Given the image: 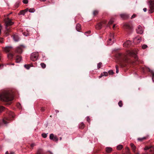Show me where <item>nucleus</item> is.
I'll list each match as a JSON object with an SVG mask.
<instances>
[{
  "mask_svg": "<svg viewBox=\"0 0 154 154\" xmlns=\"http://www.w3.org/2000/svg\"><path fill=\"white\" fill-rule=\"evenodd\" d=\"M14 99V94L11 90H4L2 91L0 93V100L6 102V104L8 105L11 104V101Z\"/></svg>",
  "mask_w": 154,
  "mask_h": 154,
  "instance_id": "f257e3e1",
  "label": "nucleus"
},
{
  "mask_svg": "<svg viewBox=\"0 0 154 154\" xmlns=\"http://www.w3.org/2000/svg\"><path fill=\"white\" fill-rule=\"evenodd\" d=\"M116 57L119 62V64L122 67L126 66L127 63L130 61L126 55L121 53H117Z\"/></svg>",
  "mask_w": 154,
  "mask_h": 154,
  "instance_id": "f03ea898",
  "label": "nucleus"
},
{
  "mask_svg": "<svg viewBox=\"0 0 154 154\" xmlns=\"http://www.w3.org/2000/svg\"><path fill=\"white\" fill-rule=\"evenodd\" d=\"M7 113L2 120V122L4 124H7L9 122L8 121L12 120L14 118V114L10 111H6Z\"/></svg>",
  "mask_w": 154,
  "mask_h": 154,
  "instance_id": "7ed1b4c3",
  "label": "nucleus"
},
{
  "mask_svg": "<svg viewBox=\"0 0 154 154\" xmlns=\"http://www.w3.org/2000/svg\"><path fill=\"white\" fill-rule=\"evenodd\" d=\"M5 21L6 24V33L7 35H8L9 33L11 32V30L8 28V26L13 25L14 23L12 22L11 20L9 18H7L6 19H5Z\"/></svg>",
  "mask_w": 154,
  "mask_h": 154,
  "instance_id": "20e7f679",
  "label": "nucleus"
},
{
  "mask_svg": "<svg viewBox=\"0 0 154 154\" xmlns=\"http://www.w3.org/2000/svg\"><path fill=\"white\" fill-rule=\"evenodd\" d=\"M137 51L133 50L129 51L128 54L129 56L133 57L135 59V60L137 61L138 60V58L137 55Z\"/></svg>",
  "mask_w": 154,
  "mask_h": 154,
  "instance_id": "39448f33",
  "label": "nucleus"
},
{
  "mask_svg": "<svg viewBox=\"0 0 154 154\" xmlns=\"http://www.w3.org/2000/svg\"><path fill=\"white\" fill-rule=\"evenodd\" d=\"M124 28L127 32H130L132 30V28L131 25L129 23H126L124 24Z\"/></svg>",
  "mask_w": 154,
  "mask_h": 154,
  "instance_id": "423d86ee",
  "label": "nucleus"
},
{
  "mask_svg": "<svg viewBox=\"0 0 154 154\" xmlns=\"http://www.w3.org/2000/svg\"><path fill=\"white\" fill-rule=\"evenodd\" d=\"M106 23V21L105 20H103L100 23H98L96 26V29H101L102 26H104Z\"/></svg>",
  "mask_w": 154,
  "mask_h": 154,
  "instance_id": "0eeeda50",
  "label": "nucleus"
},
{
  "mask_svg": "<svg viewBox=\"0 0 154 154\" xmlns=\"http://www.w3.org/2000/svg\"><path fill=\"white\" fill-rule=\"evenodd\" d=\"M38 56V52H35L32 53L31 55L30 59L31 60L35 61L37 59Z\"/></svg>",
  "mask_w": 154,
  "mask_h": 154,
  "instance_id": "6e6552de",
  "label": "nucleus"
},
{
  "mask_svg": "<svg viewBox=\"0 0 154 154\" xmlns=\"http://www.w3.org/2000/svg\"><path fill=\"white\" fill-rule=\"evenodd\" d=\"M149 2L150 9L149 12V13H152L154 11V1L150 0Z\"/></svg>",
  "mask_w": 154,
  "mask_h": 154,
  "instance_id": "1a4fd4ad",
  "label": "nucleus"
},
{
  "mask_svg": "<svg viewBox=\"0 0 154 154\" xmlns=\"http://www.w3.org/2000/svg\"><path fill=\"white\" fill-rule=\"evenodd\" d=\"M115 41L114 35V34L110 33V38L109 39V41H108V45H111Z\"/></svg>",
  "mask_w": 154,
  "mask_h": 154,
  "instance_id": "9d476101",
  "label": "nucleus"
},
{
  "mask_svg": "<svg viewBox=\"0 0 154 154\" xmlns=\"http://www.w3.org/2000/svg\"><path fill=\"white\" fill-rule=\"evenodd\" d=\"M25 48L24 46L21 45L17 47L15 50V53L18 54H21L23 52V49Z\"/></svg>",
  "mask_w": 154,
  "mask_h": 154,
  "instance_id": "9b49d317",
  "label": "nucleus"
},
{
  "mask_svg": "<svg viewBox=\"0 0 154 154\" xmlns=\"http://www.w3.org/2000/svg\"><path fill=\"white\" fill-rule=\"evenodd\" d=\"M50 139L52 140L55 142H57L58 140V138L56 136H54L53 134H51L50 135Z\"/></svg>",
  "mask_w": 154,
  "mask_h": 154,
  "instance_id": "f8f14e48",
  "label": "nucleus"
},
{
  "mask_svg": "<svg viewBox=\"0 0 154 154\" xmlns=\"http://www.w3.org/2000/svg\"><path fill=\"white\" fill-rule=\"evenodd\" d=\"M131 44V42L130 41H127L125 42L123 44V46L125 47H129L130 46Z\"/></svg>",
  "mask_w": 154,
  "mask_h": 154,
  "instance_id": "ddd939ff",
  "label": "nucleus"
},
{
  "mask_svg": "<svg viewBox=\"0 0 154 154\" xmlns=\"http://www.w3.org/2000/svg\"><path fill=\"white\" fill-rule=\"evenodd\" d=\"M136 31L137 33L138 34H141L143 32L142 27L140 26H138L137 29H136Z\"/></svg>",
  "mask_w": 154,
  "mask_h": 154,
  "instance_id": "4468645a",
  "label": "nucleus"
},
{
  "mask_svg": "<svg viewBox=\"0 0 154 154\" xmlns=\"http://www.w3.org/2000/svg\"><path fill=\"white\" fill-rule=\"evenodd\" d=\"M120 16L121 17L124 19H127L129 17L128 14H121Z\"/></svg>",
  "mask_w": 154,
  "mask_h": 154,
  "instance_id": "2eb2a0df",
  "label": "nucleus"
},
{
  "mask_svg": "<svg viewBox=\"0 0 154 154\" xmlns=\"http://www.w3.org/2000/svg\"><path fill=\"white\" fill-rule=\"evenodd\" d=\"M22 57L20 56L17 55H16L15 57L16 61L17 63H19L21 60Z\"/></svg>",
  "mask_w": 154,
  "mask_h": 154,
  "instance_id": "dca6fc26",
  "label": "nucleus"
},
{
  "mask_svg": "<svg viewBox=\"0 0 154 154\" xmlns=\"http://www.w3.org/2000/svg\"><path fill=\"white\" fill-rule=\"evenodd\" d=\"M12 49V47L10 46H7L5 47L4 48V50L7 52H9Z\"/></svg>",
  "mask_w": 154,
  "mask_h": 154,
  "instance_id": "f3484780",
  "label": "nucleus"
},
{
  "mask_svg": "<svg viewBox=\"0 0 154 154\" xmlns=\"http://www.w3.org/2000/svg\"><path fill=\"white\" fill-rule=\"evenodd\" d=\"M141 39V38L140 37H136L134 38V42H136L137 43H139L140 42Z\"/></svg>",
  "mask_w": 154,
  "mask_h": 154,
  "instance_id": "a211bd4d",
  "label": "nucleus"
},
{
  "mask_svg": "<svg viewBox=\"0 0 154 154\" xmlns=\"http://www.w3.org/2000/svg\"><path fill=\"white\" fill-rule=\"evenodd\" d=\"M131 146V149L135 153L136 151V146L132 143H131L130 144Z\"/></svg>",
  "mask_w": 154,
  "mask_h": 154,
  "instance_id": "6ab92c4d",
  "label": "nucleus"
},
{
  "mask_svg": "<svg viewBox=\"0 0 154 154\" xmlns=\"http://www.w3.org/2000/svg\"><path fill=\"white\" fill-rule=\"evenodd\" d=\"M105 150L107 153H109L112 151V149L110 147H106L105 148Z\"/></svg>",
  "mask_w": 154,
  "mask_h": 154,
  "instance_id": "aec40b11",
  "label": "nucleus"
},
{
  "mask_svg": "<svg viewBox=\"0 0 154 154\" xmlns=\"http://www.w3.org/2000/svg\"><path fill=\"white\" fill-rule=\"evenodd\" d=\"M13 38L14 39V40L15 42H18L19 40V38L18 35H14L13 36Z\"/></svg>",
  "mask_w": 154,
  "mask_h": 154,
  "instance_id": "412c9836",
  "label": "nucleus"
},
{
  "mask_svg": "<svg viewBox=\"0 0 154 154\" xmlns=\"http://www.w3.org/2000/svg\"><path fill=\"white\" fill-rule=\"evenodd\" d=\"M8 57L9 59L11 60L13 59L14 56L13 53H9L8 54Z\"/></svg>",
  "mask_w": 154,
  "mask_h": 154,
  "instance_id": "4be33fe9",
  "label": "nucleus"
},
{
  "mask_svg": "<svg viewBox=\"0 0 154 154\" xmlns=\"http://www.w3.org/2000/svg\"><path fill=\"white\" fill-rule=\"evenodd\" d=\"M76 29L77 31H79L81 29V25L79 23L77 24L76 26Z\"/></svg>",
  "mask_w": 154,
  "mask_h": 154,
  "instance_id": "5701e85b",
  "label": "nucleus"
},
{
  "mask_svg": "<svg viewBox=\"0 0 154 154\" xmlns=\"http://www.w3.org/2000/svg\"><path fill=\"white\" fill-rule=\"evenodd\" d=\"M44 153L42 149H39L38 150L37 154H43Z\"/></svg>",
  "mask_w": 154,
  "mask_h": 154,
  "instance_id": "b1692460",
  "label": "nucleus"
},
{
  "mask_svg": "<svg viewBox=\"0 0 154 154\" xmlns=\"http://www.w3.org/2000/svg\"><path fill=\"white\" fill-rule=\"evenodd\" d=\"M85 126V125L83 122L81 123L79 125V128L81 129H83Z\"/></svg>",
  "mask_w": 154,
  "mask_h": 154,
  "instance_id": "393cba45",
  "label": "nucleus"
},
{
  "mask_svg": "<svg viewBox=\"0 0 154 154\" xmlns=\"http://www.w3.org/2000/svg\"><path fill=\"white\" fill-rule=\"evenodd\" d=\"M98 13L99 11L98 10H95L93 11V14L94 16H96L97 14H98Z\"/></svg>",
  "mask_w": 154,
  "mask_h": 154,
  "instance_id": "a878e982",
  "label": "nucleus"
},
{
  "mask_svg": "<svg viewBox=\"0 0 154 154\" xmlns=\"http://www.w3.org/2000/svg\"><path fill=\"white\" fill-rule=\"evenodd\" d=\"M146 137H144L142 138H138V140L142 141L143 140H146Z\"/></svg>",
  "mask_w": 154,
  "mask_h": 154,
  "instance_id": "bb28decb",
  "label": "nucleus"
},
{
  "mask_svg": "<svg viewBox=\"0 0 154 154\" xmlns=\"http://www.w3.org/2000/svg\"><path fill=\"white\" fill-rule=\"evenodd\" d=\"M123 148L122 145H120L118 146H117V149L118 150H121Z\"/></svg>",
  "mask_w": 154,
  "mask_h": 154,
  "instance_id": "cd10ccee",
  "label": "nucleus"
},
{
  "mask_svg": "<svg viewBox=\"0 0 154 154\" xmlns=\"http://www.w3.org/2000/svg\"><path fill=\"white\" fill-rule=\"evenodd\" d=\"M114 22V19L113 18H111L109 22H108V24L110 25L112 24Z\"/></svg>",
  "mask_w": 154,
  "mask_h": 154,
  "instance_id": "c85d7f7f",
  "label": "nucleus"
},
{
  "mask_svg": "<svg viewBox=\"0 0 154 154\" xmlns=\"http://www.w3.org/2000/svg\"><path fill=\"white\" fill-rule=\"evenodd\" d=\"M41 65L43 69L45 68L46 66V64L43 63H41Z\"/></svg>",
  "mask_w": 154,
  "mask_h": 154,
  "instance_id": "c756f323",
  "label": "nucleus"
},
{
  "mask_svg": "<svg viewBox=\"0 0 154 154\" xmlns=\"http://www.w3.org/2000/svg\"><path fill=\"white\" fill-rule=\"evenodd\" d=\"M118 105L120 107H121L122 106L123 103L122 101L120 100L118 103Z\"/></svg>",
  "mask_w": 154,
  "mask_h": 154,
  "instance_id": "7c9ffc66",
  "label": "nucleus"
},
{
  "mask_svg": "<svg viewBox=\"0 0 154 154\" xmlns=\"http://www.w3.org/2000/svg\"><path fill=\"white\" fill-rule=\"evenodd\" d=\"M4 110H5V109L4 107L3 106H0V112H1L2 111Z\"/></svg>",
  "mask_w": 154,
  "mask_h": 154,
  "instance_id": "2f4dec72",
  "label": "nucleus"
},
{
  "mask_svg": "<svg viewBox=\"0 0 154 154\" xmlns=\"http://www.w3.org/2000/svg\"><path fill=\"white\" fill-rule=\"evenodd\" d=\"M29 11L30 12H34L35 11V10L34 8H31L29 9Z\"/></svg>",
  "mask_w": 154,
  "mask_h": 154,
  "instance_id": "473e14b6",
  "label": "nucleus"
},
{
  "mask_svg": "<svg viewBox=\"0 0 154 154\" xmlns=\"http://www.w3.org/2000/svg\"><path fill=\"white\" fill-rule=\"evenodd\" d=\"M24 67L25 68H26L27 69H29L30 67V66L29 65H24Z\"/></svg>",
  "mask_w": 154,
  "mask_h": 154,
  "instance_id": "72a5a7b5",
  "label": "nucleus"
},
{
  "mask_svg": "<svg viewBox=\"0 0 154 154\" xmlns=\"http://www.w3.org/2000/svg\"><path fill=\"white\" fill-rule=\"evenodd\" d=\"M102 64V63L101 62H100L97 64V68L98 69H99L100 68Z\"/></svg>",
  "mask_w": 154,
  "mask_h": 154,
  "instance_id": "f704fd0d",
  "label": "nucleus"
},
{
  "mask_svg": "<svg viewBox=\"0 0 154 154\" xmlns=\"http://www.w3.org/2000/svg\"><path fill=\"white\" fill-rule=\"evenodd\" d=\"M86 120L89 123H90V118L88 116H87L86 117Z\"/></svg>",
  "mask_w": 154,
  "mask_h": 154,
  "instance_id": "c9c22d12",
  "label": "nucleus"
},
{
  "mask_svg": "<svg viewBox=\"0 0 154 154\" xmlns=\"http://www.w3.org/2000/svg\"><path fill=\"white\" fill-rule=\"evenodd\" d=\"M19 3H20V2H17L16 4H15V7L17 8H18L19 5Z\"/></svg>",
  "mask_w": 154,
  "mask_h": 154,
  "instance_id": "e433bc0d",
  "label": "nucleus"
},
{
  "mask_svg": "<svg viewBox=\"0 0 154 154\" xmlns=\"http://www.w3.org/2000/svg\"><path fill=\"white\" fill-rule=\"evenodd\" d=\"M42 137L44 138H46L47 137V134H46L45 133L42 134Z\"/></svg>",
  "mask_w": 154,
  "mask_h": 154,
  "instance_id": "4c0bfd02",
  "label": "nucleus"
},
{
  "mask_svg": "<svg viewBox=\"0 0 154 154\" xmlns=\"http://www.w3.org/2000/svg\"><path fill=\"white\" fill-rule=\"evenodd\" d=\"M147 47V46L146 45H143L142 46V48L143 49H145Z\"/></svg>",
  "mask_w": 154,
  "mask_h": 154,
  "instance_id": "58836bf2",
  "label": "nucleus"
},
{
  "mask_svg": "<svg viewBox=\"0 0 154 154\" xmlns=\"http://www.w3.org/2000/svg\"><path fill=\"white\" fill-rule=\"evenodd\" d=\"M116 73H118L119 72V68L118 66L116 65Z\"/></svg>",
  "mask_w": 154,
  "mask_h": 154,
  "instance_id": "ea45409f",
  "label": "nucleus"
},
{
  "mask_svg": "<svg viewBox=\"0 0 154 154\" xmlns=\"http://www.w3.org/2000/svg\"><path fill=\"white\" fill-rule=\"evenodd\" d=\"M20 14H22V15H24L25 13V12L23 10H21V11H20Z\"/></svg>",
  "mask_w": 154,
  "mask_h": 154,
  "instance_id": "a19ab883",
  "label": "nucleus"
},
{
  "mask_svg": "<svg viewBox=\"0 0 154 154\" xmlns=\"http://www.w3.org/2000/svg\"><path fill=\"white\" fill-rule=\"evenodd\" d=\"M108 73L110 75H112V74H113L114 73L113 71L112 70H109L108 72Z\"/></svg>",
  "mask_w": 154,
  "mask_h": 154,
  "instance_id": "79ce46f5",
  "label": "nucleus"
},
{
  "mask_svg": "<svg viewBox=\"0 0 154 154\" xmlns=\"http://www.w3.org/2000/svg\"><path fill=\"white\" fill-rule=\"evenodd\" d=\"M23 2L24 4H26L28 3V0H23Z\"/></svg>",
  "mask_w": 154,
  "mask_h": 154,
  "instance_id": "37998d69",
  "label": "nucleus"
},
{
  "mask_svg": "<svg viewBox=\"0 0 154 154\" xmlns=\"http://www.w3.org/2000/svg\"><path fill=\"white\" fill-rule=\"evenodd\" d=\"M103 73V76H107L108 75V73L106 72H104Z\"/></svg>",
  "mask_w": 154,
  "mask_h": 154,
  "instance_id": "c03bdc74",
  "label": "nucleus"
},
{
  "mask_svg": "<svg viewBox=\"0 0 154 154\" xmlns=\"http://www.w3.org/2000/svg\"><path fill=\"white\" fill-rule=\"evenodd\" d=\"M35 146V143H32L31 144L30 146L32 148V149L33 147Z\"/></svg>",
  "mask_w": 154,
  "mask_h": 154,
  "instance_id": "a18cd8bd",
  "label": "nucleus"
},
{
  "mask_svg": "<svg viewBox=\"0 0 154 154\" xmlns=\"http://www.w3.org/2000/svg\"><path fill=\"white\" fill-rule=\"evenodd\" d=\"M151 147H149L148 146H146L145 148H144V150H148L149 149L151 148Z\"/></svg>",
  "mask_w": 154,
  "mask_h": 154,
  "instance_id": "49530a36",
  "label": "nucleus"
},
{
  "mask_svg": "<svg viewBox=\"0 0 154 154\" xmlns=\"http://www.w3.org/2000/svg\"><path fill=\"white\" fill-rule=\"evenodd\" d=\"M152 80L154 82V72H152Z\"/></svg>",
  "mask_w": 154,
  "mask_h": 154,
  "instance_id": "de8ad7c7",
  "label": "nucleus"
},
{
  "mask_svg": "<svg viewBox=\"0 0 154 154\" xmlns=\"http://www.w3.org/2000/svg\"><path fill=\"white\" fill-rule=\"evenodd\" d=\"M136 14H133L132 16H131V19H133L135 17H136Z\"/></svg>",
  "mask_w": 154,
  "mask_h": 154,
  "instance_id": "09e8293b",
  "label": "nucleus"
},
{
  "mask_svg": "<svg viewBox=\"0 0 154 154\" xmlns=\"http://www.w3.org/2000/svg\"><path fill=\"white\" fill-rule=\"evenodd\" d=\"M91 31L89 30L88 31H87V32H85V34H89L91 33Z\"/></svg>",
  "mask_w": 154,
  "mask_h": 154,
  "instance_id": "8fccbe9b",
  "label": "nucleus"
},
{
  "mask_svg": "<svg viewBox=\"0 0 154 154\" xmlns=\"http://www.w3.org/2000/svg\"><path fill=\"white\" fill-rule=\"evenodd\" d=\"M41 110L42 112H44V111L45 109L44 107H42L41 108Z\"/></svg>",
  "mask_w": 154,
  "mask_h": 154,
  "instance_id": "3c124183",
  "label": "nucleus"
},
{
  "mask_svg": "<svg viewBox=\"0 0 154 154\" xmlns=\"http://www.w3.org/2000/svg\"><path fill=\"white\" fill-rule=\"evenodd\" d=\"M103 76V73H102L99 76V78H101L102 76Z\"/></svg>",
  "mask_w": 154,
  "mask_h": 154,
  "instance_id": "603ef678",
  "label": "nucleus"
},
{
  "mask_svg": "<svg viewBox=\"0 0 154 154\" xmlns=\"http://www.w3.org/2000/svg\"><path fill=\"white\" fill-rule=\"evenodd\" d=\"M28 8H26V9H25L23 10L26 13V12H27L28 11Z\"/></svg>",
  "mask_w": 154,
  "mask_h": 154,
  "instance_id": "864d4df0",
  "label": "nucleus"
},
{
  "mask_svg": "<svg viewBox=\"0 0 154 154\" xmlns=\"http://www.w3.org/2000/svg\"><path fill=\"white\" fill-rule=\"evenodd\" d=\"M143 10L144 12H146L147 10V9L146 8H144L143 9Z\"/></svg>",
  "mask_w": 154,
  "mask_h": 154,
  "instance_id": "5fc2aeb1",
  "label": "nucleus"
},
{
  "mask_svg": "<svg viewBox=\"0 0 154 154\" xmlns=\"http://www.w3.org/2000/svg\"><path fill=\"white\" fill-rule=\"evenodd\" d=\"M2 26L0 25V33L1 32V30L2 29Z\"/></svg>",
  "mask_w": 154,
  "mask_h": 154,
  "instance_id": "6e6d98bb",
  "label": "nucleus"
},
{
  "mask_svg": "<svg viewBox=\"0 0 154 154\" xmlns=\"http://www.w3.org/2000/svg\"><path fill=\"white\" fill-rule=\"evenodd\" d=\"M3 42V39L2 38H0V42Z\"/></svg>",
  "mask_w": 154,
  "mask_h": 154,
  "instance_id": "4d7b16f0",
  "label": "nucleus"
},
{
  "mask_svg": "<svg viewBox=\"0 0 154 154\" xmlns=\"http://www.w3.org/2000/svg\"><path fill=\"white\" fill-rule=\"evenodd\" d=\"M116 27V25L115 24H114L113 26V27H112V28L114 29V28H115V27Z\"/></svg>",
  "mask_w": 154,
  "mask_h": 154,
  "instance_id": "13d9d810",
  "label": "nucleus"
},
{
  "mask_svg": "<svg viewBox=\"0 0 154 154\" xmlns=\"http://www.w3.org/2000/svg\"><path fill=\"white\" fill-rule=\"evenodd\" d=\"M55 111L56 113H57L59 112V111L58 110H57V109L55 110Z\"/></svg>",
  "mask_w": 154,
  "mask_h": 154,
  "instance_id": "bf43d9fd",
  "label": "nucleus"
},
{
  "mask_svg": "<svg viewBox=\"0 0 154 154\" xmlns=\"http://www.w3.org/2000/svg\"><path fill=\"white\" fill-rule=\"evenodd\" d=\"M135 153V154H139V153L138 152H135V153Z\"/></svg>",
  "mask_w": 154,
  "mask_h": 154,
  "instance_id": "052dcab7",
  "label": "nucleus"
},
{
  "mask_svg": "<svg viewBox=\"0 0 154 154\" xmlns=\"http://www.w3.org/2000/svg\"><path fill=\"white\" fill-rule=\"evenodd\" d=\"M60 140H61V139H62V138L61 137H60Z\"/></svg>",
  "mask_w": 154,
  "mask_h": 154,
  "instance_id": "680f3d73",
  "label": "nucleus"
},
{
  "mask_svg": "<svg viewBox=\"0 0 154 154\" xmlns=\"http://www.w3.org/2000/svg\"><path fill=\"white\" fill-rule=\"evenodd\" d=\"M19 105V106H20V104L19 103H18L17 104V105Z\"/></svg>",
  "mask_w": 154,
  "mask_h": 154,
  "instance_id": "e2e57ef3",
  "label": "nucleus"
},
{
  "mask_svg": "<svg viewBox=\"0 0 154 154\" xmlns=\"http://www.w3.org/2000/svg\"><path fill=\"white\" fill-rule=\"evenodd\" d=\"M12 64V65H14V63H13Z\"/></svg>",
  "mask_w": 154,
  "mask_h": 154,
  "instance_id": "0e129e2a",
  "label": "nucleus"
},
{
  "mask_svg": "<svg viewBox=\"0 0 154 154\" xmlns=\"http://www.w3.org/2000/svg\"><path fill=\"white\" fill-rule=\"evenodd\" d=\"M1 123H0V126H1Z\"/></svg>",
  "mask_w": 154,
  "mask_h": 154,
  "instance_id": "69168bd1",
  "label": "nucleus"
},
{
  "mask_svg": "<svg viewBox=\"0 0 154 154\" xmlns=\"http://www.w3.org/2000/svg\"><path fill=\"white\" fill-rule=\"evenodd\" d=\"M148 70H150V69H148Z\"/></svg>",
  "mask_w": 154,
  "mask_h": 154,
  "instance_id": "338daca9",
  "label": "nucleus"
},
{
  "mask_svg": "<svg viewBox=\"0 0 154 154\" xmlns=\"http://www.w3.org/2000/svg\"><path fill=\"white\" fill-rule=\"evenodd\" d=\"M50 154H52L51 153H50Z\"/></svg>",
  "mask_w": 154,
  "mask_h": 154,
  "instance_id": "774afa93",
  "label": "nucleus"
}]
</instances>
